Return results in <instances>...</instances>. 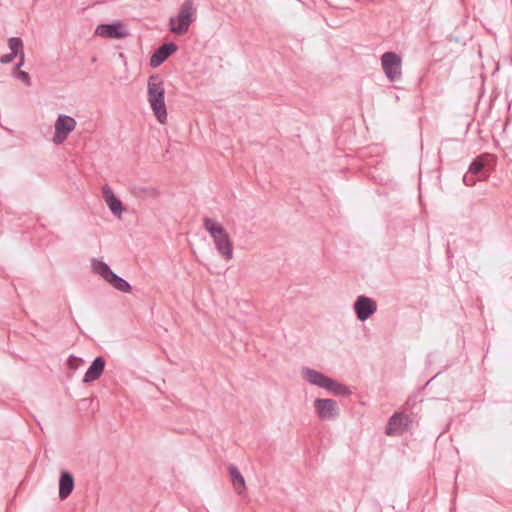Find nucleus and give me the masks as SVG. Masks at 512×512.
Masks as SVG:
<instances>
[{"label": "nucleus", "mask_w": 512, "mask_h": 512, "mask_svg": "<svg viewBox=\"0 0 512 512\" xmlns=\"http://www.w3.org/2000/svg\"><path fill=\"white\" fill-rule=\"evenodd\" d=\"M203 227L210 234L218 253L227 261L233 258V243L227 231L216 220L204 217Z\"/></svg>", "instance_id": "f257e3e1"}, {"label": "nucleus", "mask_w": 512, "mask_h": 512, "mask_svg": "<svg viewBox=\"0 0 512 512\" xmlns=\"http://www.w3.org/2000/svg\"><path fill=\"white\" fill-rule=\"evenodd\" d=\"M164 83L158 75H151L147 83V98L156 119L164 124L167 121V110L164 101Z\"/></svg>", "instance_id": "f03ea898"}, {"label": "nucleus", "mask_w": 512, "mask_h": 512, "mask_svg": "<svg viewBox=\"0 0 512 512\" xmlns=\"http://www.w3.org/2000/svg\"><path fill=\"white\" fill-rule=\"evenodd\" d=\"M195 19L196 8L193 1L185 0L180 6L178 15L170 18V31L178 35L185 34Z\"/></svg>", "instance_id": "7ed1b4c3"}, {"label": "nucleus", "mask_w": 512, "mask_h": 512, "mask_svg": "<svg viewBox=\"0 0 512 512\" xmlns=\"http://www.w3.org/2000/svg\"><path fill=\"white\" fill-rule=\"evenodd\" d=\"M381 65L385 76L390 82H397L402 78V59L395 52H385L381 56Z\"/></svg>", "instance_id": "20e7f679"}, {"label": "nucleus", "mask_w": 512, "mask_h": 512, "mask_svg": "<svg viewBox=\"0 0 512 512\" xmlns=\"http://www.w3.org/2000/svg\"><path fill=\"white\" fill-rule=\"evenodd\" d=\"M313 406L316 415L324 421L335 420L340 414L338 403L334 399L316 398Z\"/></svg>", "instance_id": "39448f33"}, {"label": "nucleus", "mask_w": 512, "mask_h": 512, "mask_svg": "<svg viewBox=\"0 0 512 512\" xmlns=\"http://www.w3.org/2000/svg\"><path fill=\"white\" fill-rule=\"evenodd\" d=\"M76 125L77 122L73 117L59 114L54 124L55 132L53 142L55 144L63 143L68 135L76 128Z\"/></svg>", "instance_id": "423d86ee"}, {"label": "nucleus", "mask_w": 512, "mask_h": 512, "mask_svg": "<svg viewBox=\"0 0 512 512\" xmlns=\"http://www.w3.org/2000/svg\"><path fill=\"white\" fill-rule=\"evenodd\" d=\"M353 310L357 319L364 322L376 313L377 303L368 296L360 295L353 304Z\"/></svg>", "instance_id": "0eeeda50"}, {"label": "nucleus", "mask_w": 512, "mask_h": 512, "mask_svg": "<svg viewBox=\"0 0 512 512\" xmlns=\"http://www.w3.org/2000/svg\"><path fill=\"white\" fill-rule=\"evenodd\" d=\"M97 36L110 38V39H122L129 35L128 30L125 28L122 22L116 21L109 24H100L95 30Z\"/></svg>", "instance_id": "6e6552de"}, {"label": "nucleus", "mask_w": 512, "mask_h": 512, "mask_svg": "<svg viewBox=\"0 0 512 512\" xmlns=\"http://www.w3.org/2000/svg\"><path fill=\"white\" fill-rule=\"evenodd\" d=\"M409 424V417L404 413L396 412L388 420L385 433L388 436L402 434Z\"/></svg>", "instance_id": "1a4fd4ad"}, {"label": "nucleus", "mask_w": 512, "mask_h": 512, "mask_svg": "<svg viewBox=\"0 0 512 512\" xmlns=\"http://www.w3.org/2000/svg\"><path fill=\"white\" fill-rule=\"evenodd\" d=\"M178 49L177 45L173 42L165 43L161 45L158 49L150 57L149 65L152 68H157L160 66L166 59L174 53Z\"/></svg>", "instance_id": "9d476101"}, {"label": "nucleus", "mask_w": 512, "mask_h": 512, "mask_svg": "<svg viewBox=\"0 0 512 512\" xmlns=\"http://www.w3.org/2000/svg\"><path fill=\"white\" fill-rule=\"evenodd\" d=\"M301 376L309 384L320 387L322 389L326 387L330 379V377L309 367H303L301 369Z\"/></svg>", "instance_id": "9b49d317"}, {"label": "nucleus", "mask_w": 512, "mask_h": 512, "mask_svg": "<svg viewBox=\"0 0 512 512\" xmlns=\"http://www.w3.org/2000/svg\"><path fill=\"white\" fill-rule=\"evenodd\" d=\"M105 368V360L103 357H96L88 370L86 371L83 382L90 383L97 380L103 373Z\"/></svg>", "instance_id": "f8f14e48"}, {"label": "nucleus", "mask_w": 512, "mask_h": 512, "mask_svg": "<svg viewBox=\"0 0 512 512\" xmlns=\"http://www.w3.org/2000/svg\"><path fill=\"white\" fill-rule=\"evenodd\" d=\"M102 193L111 212L114 215L120 216L121 212L123 211V206L121 201L114 195V192L111 189V187L105 184L102 187Z\"/></svg>", "instance_id": "ddd939ff"}, {"label": "nucleus", "mask_w": 512, "mask_h": 512, "mask_svg": "<svg viewBox=\"0 0 512 512\" xmlns=\"http://www.w3.org/2000/svg\"><path fill=\"white\" fill-rule=\"evenodd\" d=\"M74 489V478L68 471H62L59 479V498L66 499Z\"/></svg>", "instance_id": "4468645a"}, {"label": "nucleus", "mask_w": 512, "mask_h": 512, "mask_svg": "<svg viewBox=\"0 0 512 512\" xmlns=\"http://www.w3.org/2000/svg\"><path fill=\"white\" fill-rule=\"evenodd\" d=\"M131 193L140 199L157 198L160 195V191L153 186H133Z\"/></svg>", "instance_id": "2eb2a0df"}, {"label": "nucleus", "mask_w": 512, "mask_h": 512, "mask_svg": "<svg viewBox=\"0 0 512 512\" xmlns=\"http://www.w3.org/2000/svg\"><path fill=\"white\" fill-rule=\"evenodd\" d=\"M91 266L93 272L101 276L106 282L109 281L110 275L114 274L110 266L102 260L92 259Z\"/></svg>", "instance_id": "dca6fc26"}, {"label": "nucleus", "mask_w": 512, "mask_h": 512, "mask_svg": "<svg viewBox=\"0 0 512 512\" xmlns=\"http://www.w3.org/2000/svg\"><path fill=\"white\" fill-rule=\"evenodd\" d=\"M229 473L231 475V480H232V484L235 488V491L238 494H242L246 488L244 477L239 472L238 468L234 465H230Z\"/></svg>", "instance_id": "f3484780"}, {"label": "nucleus", "mask_w": 512, "mask_h": 512, "mask_svg": "<svg viewBox=\"0 0 512 512\" xmlns=\"http://www.w3.org/2000/svg\"><path fill=\"white\" fill-rule=\"evenodd\" d=\"M324 389L336 396H348L351 394V391L349 390V388L346 385H344L332 378L329 379V381Z\"/></svg>", "instance_id": "a211bd4d"}, {"label": "nucleus", "mask_w": 512, "mask_h": 512, "mask_svg": "<svg viewBox=\"0 0 512 512\" xmlns=\"http://www.w3.org/2000/svg\"><path fill=\"white\" fill-rule=\"evenodd\" d=\"M108 283L121 292L128 293L131 291V285L115 273L110 275Z\"/></svg>", "instance_id": "6ab92c4d"}, {"label": "nucleus", "mask_w": 512, "mask_h": 512, "mask_svg": "<svg viewBox=\"0 0 512 512\" xmlns=\"http://www.w3.org/2000/svg\"><path fill=\"white\" fill-rule=\"evenodd\" d=\"M8 46L10 48L11 53H15V56H18L21 54V51H23V41L19 37H11L8 39Z\"/></svg>", "instance_id": "aec40b11"}, {"label": "nucleus", "mask_w": 512, "mask_h": 512, "mask_svg": "<svg viewBox=\"0 0 512 512\" xmlns=\"http://www.w3.org/2000/svg\"><path fill=\"white\" fill-rule=\"evenodd\" d=\"M484 169V162L482 160L481 157H477L476 159H474L470 166H469V169H468V173H470L471 175H480V173L483 171Z\"/></svg>", "instance_id": "412c9836"}, {"label": "nucleus", "mask_w": 512, "mask_h": 512, "mask_svg": "<svg viewBox=\"0 0 512 512\" xmlns=\"http://www.w3.org/2000/svg\"><path fill=\"white\" fill-rule=\"evenodd\" d=\"M13 76L22 81L23 83H25V85L27 86H30L31 85V78H30V75L25 72V71H22V70H18V71H13Z\"/></svg>", "instance_id": "4be33fe9"}, {"label": "nucleus", "mask_w": 512, "mask_h": 512, "mask_svg": "<svg viewBox=\"0 0 512 512\" xmlns=\"http://www.w3.org/2000/svg\"><path fill=\"white\" fill-rule=\"evenodd\" d=\"M17 56H15V53H8V54H5V55H2L0 57V63L1 64H8V63H11L14 58H16Z\"/></svg>", "instance_id": "5701e85b"}, {"label": "nucleus", "mask_w": 512, "mask_h": 512, "mask_svg": "<svg viewBox=\"0 0 512 512\" xmlns=\"http://www.w3.org/2000/svg\"><path fill=\"white\" fill-rule=\"evenodd\" d=\"M475 175H471L470 173H466L463 176V182L466 186H473L476 183Z\"/></svg>", "instance_id": "b1692460"}, {"label": "nucleus", "mask_w": 512, "mask_h": 512, "mask_svg": "<svg viewBox=\"0 0 512 512\" xmlns=\"http://www.w3.org/2000/svg\"><path fill=\"white\" fill-rule=\"evenodd\" d=\"M77 361H81V359L71 355L68 359V367L70 369H77V364H76Z\"/></svg>", "instance_id": "393cba45"}, {"label": "nucleus", "mask_w": 512, "mask_h": 512, "mask_svg": "<svg viewBox=\"0 0 512 512\" xmlns=\"http://www.w3.org/2000/svg\"><path fill=\"white\" fill-rule=\"evenodd\" d=\"M20 59L19 62L15 65L14 71L20 70V68L24 65V51H21V54L19 55Z\"/></svg>", "instance_id": "a878e982"}]
</instances>
